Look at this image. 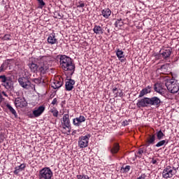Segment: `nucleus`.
Here are the masks:
<instances>
[{
	"instance_id": "1",
	"label": "nucleus",
	"mask_w": 179,
	"mask_h": 179,
	"mask_svg": "<svg viewBox=\"0 0 179 179\" xmlns=\"http://www.w3.org/2000/svg\"><path fill=\"white\" fill-rule=\"evenodd\" d=\"M60 65L64 71H69L71 75L75 72V64L72 62L71 57L63 55L60 57Z\"/></svg>"
},
{
	"instance_id": "2",
	"label": "nucleus",
	"mask_w": 179,
	"mask_h": 179,
	"mask_svg": "<svg viewBox=\"0 0 179 179\" xmlns=\"http://www.w3.org/2000/svg\"><path fill=\"white\" fill-rule=\"evenodd\" d=\"M166 87L170 93L176 94L178 92L179 85L176 80H169L166 83Z\"/></svg>"
},
{
	"instance_id": "3",
	"label": "nucleus",
	"mask_w": 179,
	"mask_h": 179,
	"mask_svg": "<svg viewBox=\"0 0 179 179\" xmlns=\"http://www.w3.org/2000/svg\"><path fill=\"white\" fill-rule=\"evenodd\" d=\"M52 177V171L50 168H43L39 171V178L40 179H51Z\"/></svg>"
},
{
	"instance_id": "4",
	"label": "nucleus",
	"mask_w": 179,
	"mask_h": 179,
	"mask_svg": "<svg viewBox=\"0 0 179 179\" xmlns=\"http://www.w3.org/2000/svg\"><path fill=\"white\" fill-rule=\"evenodd\" d=\"M90 138V135L82 136L78 138V146L82 149L87 148L89 146V139Z\"/></svg>"
},
{
	"instance_id": "5",
	"label": "nucleus",
	"mask_w": 179,
	"mask_h": 179,
	"mask_svg": "<svg viewBox=\"0 0 179 179\" xmlns=\"http://www.w3.org/2000/svg\"><path fill=\"white\" fill-rule=\"evenodd\" d=\"M173 176H176V172L170 166H167L162 171L163 178H173Z\"/></svg>"
},
{
	"instance_id": "6",
	"label": "nucleus",
	"mask_w": 179,
	"mask_h": 179,
	"mask_svg": "<svg viewBox=\"0 0 179 179\" xmlns=\"http://www.w3.org/2000/svg\"><path fill=\"white\" fill-rule=\"evenodd\" d=\"M18 83L23 87V89H29L31 83L29 80V77H21L18 78Z\"/></svg>"
},
{
	"instance_id": "7",
	"label": "nucleus",
	"mask_w": 179,
	"mask_h": 179,
	"mask_svg": "<svg viewBox=\"0 0 179 179\" xmlns=\"http://www.w3.org/2000/svg\"><path fill=\"white\" fill-rule=\"evenodd\" d=\"M15 106L17 108H23L27 107V101L24 97H17L15 99Z\"/></svg>"
},
{
	"instance_id": "8",
	"label": "nucleus",
	"mask_w": 179,
	"mask_h": 179,
	"mask_svg": "<svg viewBox=\"0 0 179 179\" xmlns=\"http://www.w3.org/2000/svg\"><path fill=\"white\" fill-rule=\"evenodd\" d=\"M63 128L66 129L67 128L69 134L71 133V120H69V115L64 114L63 115Z\"/></svg>"
},
{
	"instance_id": "9",
	"label": "nucleus",
	"mask_w": 179,
	"mask_h": 179,
	"mask_svg": "<svg viewBox=\"0 0 179 179\" xmlns=\"http://www.w3.org/2000/svg\"><path fill=\"white\" fill-rule=\"evenodd\" d=\"M154 90L162 96H164V94H166V88L164 87V84L159 83H155L154 85Z\"/></svg>"
},
{
	"instance_id": "10",
	"label": "nucleus",
	"mask_w": 179,
	"mask_h": 179,
	"mask_svg": "<svg viewBox=\"0 0 179 179\" xmlns=\"http://www.w3.org/2000/svg\"><path fill=\"white\" fill-rule=\"evenodd\" d=\"M136 106L137 107H138V108L143 107H150L149 98L145 97L138 100Z\"/></svg>"
},
{
	"instance_id": "11",
	"label": "nucleus",
	"mask_w": 179,
	"mask_h": 179,
	"mask_svg": "<svg viewBox=\"0 0 179 179\" xmlns=\"http://www.w3.org/2000/svg\"><path fill=\"white\" fill-rule=\"evenodd\" d=\"M150 107V106H154L155 107H160V103L162 101L157 96H153L148 98Z\"/></svg>"
},
{
	"instance_id": "12",
	"label": "nucleus",
	"mask_w": 179,
	"mask_h": 179,
	"mask_svg": "<svg viewBox=\"0 0 179 179\" xmlns=\"http://www.w3.org/2000/svg\"><path fill=\"white\" fill-rule=\"evenodd\" d=\"M50 69V64H48V62L45 61L43 63H41L40 67L38 68L39 72L41 73H45L47 72V70Z\"/></svg>"
},
{
	"instance_id": "13",
	"label": "nucleus",
	"mask_w": 179,
	"mask_h": 179,
	"mask_svg": "<svg viewBox=\"0 0 179 179\" xmlns=\"http://www.w3.org/2000/svg\"><path fill=\"white\" fill-rule=\"evenodd\" d=\"M45 110V106H41L36 110H33V115L34 117H40Z\"/></svg>"
},
{
	"instance_id": "14",
	"label": "nucleus",
	"mask_w": 179,
	"mask_h": 179,
	"mask_svg": "<svg viewBox=\"0 0 179 179\" xmlns=\"http://www.w3.org/2000/svg\"><path fill=\"white\" fill-rule=\"evenodd\" d=\"M86 121V117L85 116L80 115L79 117H76L73 120V123L76 127H80L82 122H85Z\"/></svg>"
},
{
	"instance_id": "15",
	"label": "nucleus",
	"mask_w": 179,
	"mask_h": 179,
	"mask_svg": "<svg viewBox=\"0 0 179 179\" xmlns=\"http://www.w3.org/2000/svg\"><path fill=\"white\" fill-rule=\"evenodd\" d=\"M155 141H156V136L155 134L149 135L147 138L145 146H150V145H155Z\"/></svg>"
},
{
	"instance_id": "16",
	"label": "nucleus",
	"mask_w": 179,
	"mask_h": 179,
	"mask_svg": "<svg viewBox=\"0 0 179 179\" xmlns=\"http://www.w3.org/2000/svg\"><path fill=\"white\" fill-rule=\"evenodd\" d=\"M73 85H75V80L69 79L65 84L66 90L71 92L73 89Z\"/></svg>"
},
{
	"instance_id": "17",
	"label": "nucleus",
	"mask_w": 179,
	"mask_h": 179,
	"mask_svg": "<svg viewBox=\"0 0 179 179\" xmlns=\"http://www.w3.org/2000/svg\"><path fill=\"white\" fill-rule=\"evenodd\" d=\"M48 44H58V39L55 38V34H51L48 38Z\"/></svg>"
},
{
	"instance_id": "18",
	"label": "nucleus",
	"mask_w": 179,
	"mask_h": 179,
	"mask_svg": "<svg viewBox=\"0 0 179 179\" xmlns=\"http://www.w3.org/2000/svg\"><path fill=\"white\" fill-rule=\"evenodd\" d=\"M120 151V144L115 143L113 146L110 148V153L114 156V155H117Z\"/></svg>"
},
{
	"instance_id": "19",
	"label": "nucleus",
	"mask_w": 179,
	"mask_h": 179,
	"mask_svg": "<svg viewBox=\"0 0 179 179\" xmlns=\"http://www.w3.org/2000/svg\"><path fill=\"white\" fill-rule=\"evenodd\" d=\"M101 15L105 17V19H108L110 16L111 15V10L109 8H105L101 10Z\"/></svg>"
},
{
	"instance_id": "20",
	"label": "nucleus",
	"mask_w": 179,
	"mask_h": 179,
	"mask_svg": "<svg viewBox=\"0 0 179 179\" xmlns=\"http://www.w3.org/2000/svg\"><path fill=\"white\" fill-rule=\"evenodd\" d=\"M161 55L164 59H167V58H170V55H171V50H170V49L165 50L161 53Z\"/></svg>"
},
{
	"instance_id": "21",
	"label": "nucleus",
	"mask_w": 179,
	"mask_h": 179,
	"mask_svg": "<svg viewBox=\"0 0 179 179\" xmlns=\"http://www.w3.org/2000/svg\"><path fill=\"white\" fill-rule=\"evenodd\" d=\"M12 80H10L9 78L4 83H1V86H3L7 90L12 89Z\"/></svg>"
},
{
	"instance_id": "22",
	"label": "nucleus",
	"mask_w": 179,
	"mask_h": 179,
	"mask_svg": "<svg viewBox=\"0 0 179 179\" xmlns=\"http://www.w3.org/2000/svg\"><path fill=\"white\" fill-rule=\"evenodd\" d=\"M51 86L53 89H59L62 86V82L55 80L54 82L51 84Z\"/></svg>"
},
{
	"instance_id": "23",
	"label": "nucleus",
	"mask_w": 179,
	"mask_h": 179,
	"mask_svg": "<svg viewBox=\"0 0 179 179\" xmlns=\"http://www.w3.org/2000/svg\"><path fill=\"white\" fill-rule=\"evenodd\" d=\"M116 55L117 58L120 59L121 62H124V61H125V59H122V58H124V52H122V50H120V49H118L116 52Z\"/></svg>"
},
{
	"instance_id": "24",
	"label": "nucleus",
	"mask_w": 179,
	"mask_h": 179,
	"mask_svg": "<svg viewBox=\"0 0 179 179\" xmlns=\"http://www.w3.org/2000/svg\"><path fill=\"white\" fill-rule=\"evenodd\" d=\"M93 31L96 34H103V28L100 26L95 25Z\"/></svg>"
},
{
	"instance_id": "25",
	"label": "nucleus",
	"mask_w": 179,
	"mask_h": 179,
	"mask_svg": "<svg viewBox=\"0 0 179 179\" xmlns=\"http://www.w3.org/2000/svg\"><path fill=\"white\" fill-rule=\"evenodd\" d=\"M7 108H8L9 111L13 114V115L15 116V118H17V113H16V110L10 106V104L8 103L6 105Z\"/></svg>"
},
{
	"instance_id": "26",
	"label": "nucleus",
	"mask_w": 179,
	"mask_h": 179,
	"mask_svg": "<svg viewBox=\"0 0 179 179\" xmlns=\"http://www.w3.org/2000/svg\"><path fill=\"white\" fill-rule=\"evenodd\" d=\"M8 61L9 60H7V62H5L4 63H3L0 66V73L5 72V71L8 69V66L9 65V62H8Z\"/></svg>"
},
{
	"instance_id": "27",
	"label": "nucleus",
	"mask_w": 179,
	"mask_h": 179,
	"mask_svg": "<svg viewBox=\"0 0 179 179\" xmlns=\"http://www.w3.org/2000/svg\"><path fill=\"white\" fill-rule=\"evenodd\" d=\"M29 66L32 72H36L37 69H38V66L35 63H29Z\"/></svg>"
},
{
	"instance_id": "28",
	"label": "nucleus",
	"mask_w": 179,
	"mask_h": 179,
	"mask_svg": "<svg viewBox=\"0 0 179 179\" xmlns=\"http://www.w3.org/2000/svg\"><path fill=\"white\" fill-rule=\"evenodd\" d=\"M169 143V141L167 140H162L158 142L155 146L156 148H160L161 146H164V145H167Z\"/></svg>"
},
{
	"instance_id": "29",
	"label": "nucleus",
	"mask_w": 179,
	"mask_h": 179,
	"mask_svg": "<svg viewBox=\"0 0 179 179\" xmlns=\"http://www.w3.org/2000/svg\"><path fill=\"white\" fill-rule=\"evenodd\" d=\"M148 93H150L149 90H147L145 88L143 89L141 92H140V94H139V96L138 97L141 98V97H143V96H145V94H148Z\"/></svg>"
},
{
	"instance_id": "30",
	"label": "nucleus",
	"mask_w": 179,
	"mask_h": 179,
	"mask_svg": "<svg viewBox=\"0 0 179 179\" xmlns=\"http://www.w3.org/2000/svg\"><path fill=\"white\" fill-rule=\"evenodd\" d=\"M164 136V134H163V131H162V130H159L158 132H157V138L158 141H162Z\"/></svg>"
},
{
	"instance_id": "31",
	"label": "nucleus",
	"mask_w": 179,
	"mask_h": 179,
	"mask_svg": "<svg viewBox=\"0 0 179 179\" xmlns=\"http://www.w3.org/2000/svg\"><path fill=\"white\" fill-rule=\"evenodd\" d=\"M123 25H124V22H122V20H117L115 23V27H121V26H123Z\"/></svg>"
},
{
	"instance_id": "32",
	"label": "nucleus",
	"mask_w": 179,
	"mask_h": 179,
	"mask_svg": "<svg viewBox=\"0 0 179 179\" xmlns=\"http://www.w3.org/2000/svg\"><path fill=\"white\" fill-rule=\"evenodd\" d=\"M37 1L38 3V8H40V9H43V8H44V6H45V3L44 2V1L37 0Z\"/></svg>"
},
{
	"instance_id": "33",
	"label": "nucleus",
	"mask_w": 179,
	"mask_h": 179,
	"mask_svg": "<svg viewBox=\"0 0 179 179\" xmlns=\"http://www.w3.org/2000/svg\"><path fill=\"white\" fill-rule=\"evenodd\" d=\"M9 78H7L6 76H0V82H1V83H4L5 82H6V80H8Z\"/></svg>"
},
{
	"instance_id": "34",
	"label": "nucleus",
	"mask_w": 179,
	"mask_h": 179,
	"mask_svg": "<svg viewBox=\"0 0 179 179\" xmlns=\"http://www.w3.org/2000/svg\"><path fill=\"white\" fill-rule=\"evenodd\" d=\"M161 69L164 71H167L169 69V64H166L161 66Z\"/></svg>"
},
{
	"instance_id": "35",
	"label": "nucleus",
	"mask_w": 179,
	"mask_h": 179,
	"mask_svg": "<svg viewBox=\"0 0 179 179\" xmlns=\"http://www.w3.org/2000/svg\"><path fill=\"white\" fill-rule=\"evenodd\" d=\"M137 155H138V157H142V155H143V149L140 148L137 152Z\"/></svg>"
},
{
	"instance_id": "36",
	"label": "nucleus",
	"mask_w": 179,
	"mask_h": 179,
	"mask_svg": "<svg viewBox=\"0 0 179 179\" xmlns=\"http://www.w3.org/2000/svg\"><path fill=\"white\" fill-rule=\"evenodd\" d=\"M77 8H85V4L82 1L78 2Z\"/></svg>"
},
{
	"instance_id": "37",
	"label": "nucleus",
	"mask_w": 179,
	"mask_h": 179,
	"mask_svg": "<svg viewBox=\"0 0 179 179\" xmlns=\"http://www.w3.org/2000/svg\"><path fill=\"white\" fill-rule=\"evenodd\" d=\"M3 40H6V41L10 40V35L9 34L4 35V36L3 37Z\"/></svg>"
},
{
	"instance_id": "38",
	"label": "nucleus",
	"mask_w": 179,
	"mask_h": 179,
	"mask_svg": "<svg viewBox=\"0 0 179 179\" xmlns=\"http://www.w3.org/2000/svg\"><path fill=\"white\" fill-rule=\"evenodd\" d=\"M52 113L53 117H58V110L55 109V110H52Z\"/></svg>"
},
{
	"instance_id": "39",
	"label": "nucleus",
	"mask_w": 179,
	"mask_h": 179,
	"mask_svg": "<svg viewBox=\"0 0 179 179\" xmlns=\"http://www.w3.org/2000/svg\"><path fill=\"white\" fill-rule=\"evenodd\" d=\"M25 167H26V164H21L18 166V169L22 171V170H23Z\"/></svg>"
},
{
	"instance_id": "40",
	"label": "nucleus",
	"mask_w": 179,
	"mask_h": 179,
	"mask_svg": "<svg viewBox=\"0 0 179 179\" xmlns=\"http://www.w3.org/2000/svg\"><path fill=\"white\" fill-rule=\"evenodd\" d=\"M146 178V175L145 173L141 174V176L138 178H137V179H145Z\"/></svg>"
},
{
	"instance_id": "41",
	"label": "nucleus",
	"mask_w": 179,
	"mask_h": 179,
	"mask_svg": "<svg viewBox=\"0 0 179 179\" xmlns=\"http://www.w3.org/2000/svg\"><path fill=\"white\" fill-rule=\"evenodd\" d=\"M3 139H5V136L3 135L0 134V143H2L3 142Z\"/></svg>"
},
{
	"instance_id": "42",
	"label": "nucleus",
	"mask_w": 179,
	"mask_h": 179,
	"mask_svg": "<svg viewBox=\"0 0 179 179\" xmlns=\"http://www.w3.org/2000/svg\"><path fill=\"white\" fill-rule=\"evenodd\" d=\"M34 82H35V83H41V80H40V78H35L34 79Z\"/></svg>"
},
{
	"instance_id": "43",
	"label": "nucleus",
	"mask_w": 179,
	"mask_h": 179,
	"mask_svg": "<svg viewBox=\"0 0 179 179\" xmlns=\"http://www.w3.org/2000/svg\"><path fill=\"white\" fill-rule=\"evenodd\" d=\"M151 163H152V164H156L157 163V160L155 158H152L151 160Z\"/></svg>"
},
{
	"instance_id": "44",
	"label": "nucleus",
	"mask_w": 179,
	"mask_h": 179,
	"mask_svg": "<svg viewBox=\"0 0 179 179\" xmlns=\"http://www.w3.org/2000/svg\"><path fill=\"white\" fill-rule=\"evenodd\" d=\"M129 121L125 120V121L123 122L122 125H124L125 127L126 125H128L129 124Z\"/></svg>"
},
{
	"instance_id": "45",
	"label": "nucleus",
	"mask_w": 179,
	"mask_h": 179,
	"mask_svg": "<svg viewBox=\"0 0 179 179\" xmlns=\"http://www.w3.org/2000/svg\"><path fill=\"white\" fill-rule=\"evenodd\" d=\"M3 101V97L2 96V94L0 90V103H2Z\"/></svg>"
},
{
	"instance_id": "46",
	"label": "nucleus",
	"mask_w": 179,
	"mask_h": 179,
	"mask_svg": "<svg viewBox=\"0 0 179 179\" xmlns=\"http://www.w3.org/2000/svg\"><path fill=\"white\" fill-rule=\"evenodd\" d=\"M52 104L53 106H55V104H57V98H55V99H53V101H52Z\"/></svg>"
},
{
	"instance_id": "47",
	"label": "nucleus",
	"mask_w": 179,
	"mask_h": 179,
	"mask_svg": "<svg viewBox=\"0 0 179 179\" xmlns=\"http://www.w3.org/2000/svg\"><path fill=\"white\" fill-rule=\"evenodd\" d=\"M84 176H85V175H83V176H82V175H78V176H77V178H78V179H83Z\"/></svg>"
},
{
	"instance_id": "48",
	"label": "nucleus",
	"mask_w": 179,
	"mask_h": 179,
	"mask_svg": "<svg viewBox=\"0 0 179 179\" xmlns=\"http://www.w3.org/2000/svg\"><path fill=\"white\" fill-rule=\"evenodd\" d=\"M131 169V166H126L124 168V170H126L127 171H129V169Z\"/></svg>"
},
{
	"instance_id": "49",
	"label": "nucleus",
	"mask_w": 179,
	"mask_h": 179,
	"mask_svg": "<svg viewBox=\"0 0 179 179\" xmlns=\"http://www.w3.org/2000/svg\"><path fill=\"white\" fill-rule=\"evenodd\" d=\"M19 171H20V169L18 168V169L15 170L14 173L17 174L19 173Z\"/></svg>"
},
{
	"instance_id": "50",
	"label": "nucleus",
	"mask_w": 179,
	"mask_h": 179,
	"mask_svg": "<svg viewBox=\"0 0 179 179\" xmlns=\"http://www.w3.org/2000/svg\"><path fill=\"white\" fill-rule=\"evenodd\" d=\"M145 89L147 90H149L150 93V89H152V87L150 85H148L147 87H145Z\"/></svg>"
},
{
	"instance_id": "51",
	"label": "nucleus",
	"mask_w": 179,
	"mask_h": 179,
	"mask_svg": "<svg viewBox=\"0 0 179 179\" xmlns=\"http://www.w3.org/2000/svg\"><path fill=\"white\" fill-rule=\"evenodd\" d=\"M1 94H3V96H5V97H8V94L6 93H5V92H2Z\"/></svg>"
},
{
	"instance_id": "52",
	"label": "nucleus",
	"mask_w": 179,
	"mask_h": 179,
	"mask_svg": "<svg viewBox=\"0 0 179 179\" xmlns=\"http://www.w3.org/2000/svg\"><path fill=\"white\" fill-rule=\"evenodd\" d=\"M83 179H89V176H87V175H84Z\"/></svg>"
},
{
	"instance_id": "53",
	"label": "nucleus",
	"mask_w": 179,
	"mask_h": 179,
	"mask_svg": "<svg viewBox=\"0 0 179 179\" xmlns=\"http://www.w3.org/2000/svg\"><path fill=\"white\" fill-rule=\"evenodd\" d=\"M117 90H118V89H117V87L113 88V93H115V92H117Z\"/></svg>"
},
{
	"instance_id": "54",
	"label": "nucleus",
	"mask_w": 179,
	"mask_h": 179,
	"mask_svg": "<svg viewBox=\"0 0 179 179\" xmlns=\"http://www.w3.org/2000/svg\"><path fill=\"white\" fill-rule=\"evenodd\" d=\"M73 134H76V131H73Z\"/></svg>"
},
{
	"instance_id": "55",
	"label": "nucleus",
	"mask_w": 179,
	"mask_h": 179,
	"mask_svg": "<svg viewBox=\"0 0 179 179\" xmlns=\"http://www.w3.org/2000/svg\"><path fill=\"white\" fill-rule=\"evenodd\" d=\"M173 170H176V168H175V167H173Z\"/></svg>"
}]
</instances>
